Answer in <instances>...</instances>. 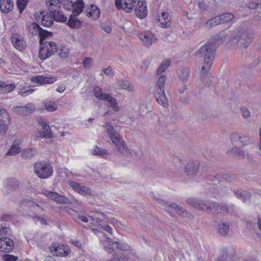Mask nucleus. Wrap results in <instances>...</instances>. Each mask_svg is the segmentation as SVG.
Returning <instances> with one entry per match:
<instances>
[{
  "label": "nucleus",
  "mask_w": 261,
  "mask_h": 261,
  "mask_svg": "<svg viewBox=\"0 0 261 261\" xmlns=\"http://www.w3.org/2000/svg\"><path fill=\"white\" fill-rule=\"evenodd\" d=\"M221 24L219 16L212 18L205 22V25L207 28H212Z\"/></svg>",
  "instance_id": "40"
},
{
  "label": "nucleus",
  "mask_w": 261,
  "mask_h": 261,
  "mask_svg": "<svg viewBox=\"0 0 261 261\" xmlns=\"http://www.w3.org/2000/svg\"><path fill=\"white\" fill-rule=\"evenodd\" d=\"M189 72L190 71L189 69L182 68L178 71V77L182 82H186L189 78Z\"/></svg>",
  "instance_id": "42"
},
{
  "label": "nucleus",
  "mask_w": 261,
  "mask_h": 261,
  "mask_svg": "<svg viewBox=\"0 0 261 261\" xmlns=\"http://www.w3.org/2000/svg\"><path fill=\"white\" fill-rule=\"evenodd\" d=\"M85 13L87 16L95 19L99 17L100 15V10L96 6L91 5L90 8H87Z\"/></svg>",
  "instance_id": "23"
},
{
  "label": "nucleus",
  "mask_w": 261,
  "mask_h": 261,
  "mask_svg": "<svg viewBox=\"0 0 261 261\" xmlns=\"http://www.w3.org/2000/svg\"><path fill=\"white\" fill-rule=\"evenodd\" d=\"M2 91L3 92L8 93L12 91L15 88L14 84H6L5 83L3 82L2 85Z\"/></svg>",
  "instance_id": "46"
},
{
  "label": "nucleus",
  "mask_w": 261,
  "mask_h": 261,
  "mask_svg": "<svg viewBox=\"0 0 261 261\" xmlns=\"http://www.w3.org/2000/svg\"><path fill=\"white\" fill-rule=\"evenodd\" d=\"M8 128V125L5 123L4 121L0 118V133L3 135L5 134Z\"/></svg>",
  "instance_id": "51"
},
{
  "label": "nucleus",
  "mask_w": 261,
  "mask_h": 261,
  "mask_svg": "<svg viewBox=\"0 0 261 261\" xmlns=\"http://www.w3.org/2000/svg\"><path fill=\"white\" fill-rule=\"evenodd\" d=\"M137 0H123L122 10L129 13L133 10Z\"/></svg>",
  "instance_id": "34"
},
{
  "label": "nucleus",
  "mask_w": 261,
  "mask_h": 261,
  "mask_svg": "<svg viewBox=\"0 0 261 261\" xmlns=\"http://www.w3.org/2000/svg\"><path fill=\"white\" fill-rule=\"evenodd\" d=\"M32 81L34 83L43 85L53 83L56 81V79L54 77H47L38 75L33 77L32 78Z\"/></svg>",
  "instance_id": "22"
},
{
  "label": "nucleus",
  "mask_w": 261,
  "mask_h": 261,
  "mask_svg": "<svg viewBox=\"0 0 261 261\" xmlns=\"http://www.w3.org/2000/svg\"><path fill=\"white\" fill-rule=\"evenodd\" d=\"M50 248H53L51 251L53 252L54 254L56 256H67L70 252V249L66 246H53V247H50Z\"/></svg>",
  "instance_id": "19"
},
{
  "label": "nucleus",
  "mask_w": 261,
  "mask_h": 261,
  "mask_svg": "<svg viewBox=\"0 0 261 261\" xmlns=\"http://www.w3.org/2000/svg\"><path fill=\"white\" fill-rule=\"evenodd\" d=\"M101 28L108 33H110L112 31V28L109 25L102 24Z\"/></svg>",
  "instance_id": "62"
},
{
  "label": "nucleus",
  "mask_w": 261,
  "mask_h": 261,
  "mask_svg": "<svg viewBox=\"0 0 261 261\" xmlns=\"http://www.w3.org/2000/svg\"><path fill=\"white\" fill-rule=\"evenodd\" d=\"M3 240H5V244H6V253L11 251L14 247V243L12 239L8 237H4Z\"/></svg>",
  "instance_id": "44"
},
{
  "label": "nucleus",
  "mask_w": 261,
  "mask_h": 261,
  "mask_svg": "<svg viewBox=\"0 0 261 261\" xmlns=\"http://www.w3.org/2000/svg\"><path fill=\"white\" fill-rule=\"evenodd\" d=\"M180 216L183 217L187 218L188 219L190 220H193L194 219V217L190 213L187 211L184 208V212L182 213H181Z\"/></svg>",
  "instance_id": "53"
},
{
  "label": "nucleus",
  "mask_w": 261,
  "mask_h": 261,
  "mask_svg": "<svg viewBox=\"0 0 261 261\" xmlns=\"http://www.w3.org/2000/svg\"><path fill=\"white\" fill-rule=\"evenodd\" d=\"M35 17L38 19H41V24L44 27H49L53 25L54 23V18L50 14L49 16L44 11H41L39 15L36 16Z\"/></svg>",
  "instance_id": "18"
},
{
  "label": "nucleus",
  "mask_w": 261,
  "mask_h": 261,
  "mask_svg": "<svg viewBox=\"0 0 261 261\" xmlns=\"http://www.w3.org/2000/svg\"><path fill=\"white\" fill-rule=\"evenodd\" d=\"M104 73L107 76H113V73L112 72V67L111 66H108L104 70Z\"/></svg>",
  "instance_id": "58"
},
{
  "label": "nucleus",
  "mask_w": 261,
  "mask_h": 261,
  "mask_svg": "<svg viewBox=\"0 0 261 261\" xmlns=\"http://www.w3.org/2000/svg\"><path fill=\"white\" fill-rule=\"evenodd\" d=\"M92 153L94 155H98L100 156H103L108 154V152L106 149L101 148L97 146H95V147L94 148Z\"/></svg>",
  "instance_id": "47"
},
{
  "label": "nucleus",
  "mask_w": 261,
  "mask_h": 261,
  "mask_svg": "<svg viewBox=\"0 0 261 261\" xmlns=\"http://www.w3.org/2000/svg\"><path fill=\"white\" fill-rule=\"evenodd\" d=\"M28 1L29 0H17V6L20 13H21L25 8Z\"/></svg>",
  "instance_id": "48"
},
{
  "label": "nucleus",
  "mask_w": 261,
  "mask_h": 261,
  "mask_svg": "<svg viewBox=\"0 0 261 261\" xmlns=\"http://www.w3.org/2000/svg\"><path fill=\"white\" fill-rule=\"evenodd\" d=\"M136 15L140 18H144L147 14V9L145 0H139L135 9Z\"/></svg>",
  "instance_id": "17"
},
{
  "label": "nucleus",
  "mask_w": 261,
  "mask_h": 261,
  "mask_svg": "<svg viewBox=\"0 0 261 261\" xmlns=\"http://www.w3.org/2000/svg\"><path fill=\"white\" fill-rule=\"evenodd\" d=\"M253 38V31L246 26H239L229 32V42L234 47L245 49L251 43Z\"/></svg>",
  "instance_id": "1"
},
{
  "label": "nucleus",
  "mask_w": 261,
  "mask_h": 261,
  "mask_svg": "<svg viewBox=\"0 0 261 261\" xmlns=\"http://www.w3.org/2000/svg\"><path fill=\"white\" fill-rule=\"evenodd\" d=\"M229 226L227 223H222L218 225L219 233L222 236H226L229 232Z\"/></svg>",
  "instance_id": "38"
},
{
  "label": "nucleus",
  "mask_w": 261,
  "mask_h": 261,
  "mask_svg": "<svg viewBox=\"0 0 261 261\" xmlns=\"http://www.w3.org/2000/svg\"><path fill=\"white\" fill-rule=\"evenodd\" d=\"M46 4L50 14L60 9L61 4L59 0H46Z\"/></svg>",
  "instance_id": "25"
},
{
  "label": "nucleus",
  "mask_w": 261,
  "mask_h": 261,
  "mask_svg": "<svg viewBox=\"0 0 261 261\" xmlns=\"http://www.w3.org/2000/svg\"><path fill=\"white\" fill-rule=\"evenodd\" d=\"M54 20L56 21L65 22L67 21V18L65 16L63 13L60 10V9H58L56 12L55 13H52L50 14Z\"/></svg>",
  "instance_id": "35"
},
{
  "label": "nucleus",
  "mask_w": 261,
  "mask_h": 261,
  "mask_svg": "<svg viewBox=\"0 0 261 261\" xmlns=\"http://www.w3.org/2000/svg\"><path fill=\"white\" fill-rule=\"evenodd\" d=\"M159 25L164 28H167L170 26V17L168 13L162 12L161 15L159 16L158 18Z\"/></svg>",
  "instance_id": "20"
},
{
  "label": "nucleus",
  "mask_w": 261,
  "mask_h": 261,
  "mask_svg": "<svg viewBox=\"0 0 261 261\" xmlns=\"http://www.w3.org/2000/svg\"><path fill=\"white\" fill-rule=\"evenodd\" d=\"M34 172L37 176L41 179H46L51 176L53 172L51 165L45 161H39L34 165Z\"/></svg>",
  "instance_id": "5"
},
{
  "label": "nucleus",
  "mask_w": 261,
  "mask_h": 261,
  "mask_svg": "<svg viewBox=\"0 0 261 261\" xmlns=\"http://www.w3.org/2000/svg\"><path fill=\"white\" fill-rule=\"evenodd\" d=\"M78 15H70L67 24L71 28H79L81 27V21L77 18Z\"/></svg>",
  "instance_id": "30"
},
{
  "label": "nucleus",
  "mask_w": 261,
  "mask_h": 261,
  "mask_svg": "<svg viewBox=\"0 0 261 261\" xmlns=\"http://www.w3.org/2000/svg\"><path fill=\"white\" fill-rule=\"evenodd\" d=\"M12 217V215H8V214H5V215H3L2 216L0 217V220L1 221H8Z\"/></svg>",
  "instance_id": "63"
},
{
  "label": "nucleus",
  "mask_w": 261,
  "mask_h": 261,
  "mask_svg": "<svg viewBox=\"0 0 261 261\" xmlns=\"http://www.w3.org/2000/svg\"><path fill=\"white\" fill-rule=\"evenodd\" d=\"M39 123L42 126L43 130H38L36 132V137H41L48 139H52L54 138L53 134L51 133V129L49 124L43 120H39Z\"/></svg>",
  "instance_id": "12"
},
{
  "label": "nucleus",
  "mask_w": 261,
  "mask_h": 261,
  "mask_svg": "<svg viewBox=\"0 0 261 261\" xmlns=\"http://www.w3.org/2000/svg\"><path fill=\"white\" fill-rule=\"evenodd\" d=\"M227 153L230 156L237 157L239 159H242L245 158V152L244 150L237 147V146H234L228 150Z\"/></svg>",
  "instance_id": "24"
},
{
  "label": "nucleus",
  "mask_w": 261,
  "mask_h": 261,
  "mask_svg": "<svg viewBox=\"0 0 261 261\" xmlns=\"http://www.w3.org/2000/svg\"><path fill=\"white\" fill-rule=\"evenodd\" d=\"M68 184L74 191L81 195L84 196L92 195L91 190L88 187L74 181H69Z\"/></svg>",
  "instance_id": "11"
},
{
  "label": "nucleus",
  "mask_w": 261,
  "mask_h": 261,
  "mask_svg": "<svg viewBox=\"0 0 261 261\" xmlns=\"http://www.w3.org/2000/svg\"><path fill=\"white\" fill-rule=\"evenodd\" d=\"M41 36L40 39L41 47L39 51V57L41 60H45L50 57L57 51V44L52 41H44L46 38Z\"/></svg>",
  "instance_id": "4"
},
{
  "label": "nucleus",
  "mask_w": 261,
  "mask_h": 261,
  "mask_svg": "<svg viewBox=\"0 0 261 261\" xmlns=\"http://www.w3.org/2000/svg\"><path fill=\"white\" fill-rule=\"evenodd\" d=\"M229 212V208L227 205L224 203H218L217 214H221L226 215Z\"/></svg>",
  "instance_id": "39"
},
{
  "label": "nucleus",
  "mask_w": 261,
  "mask_h": 261,
  "mask_svg": "<svg viewBox=\"0 0 261 261\" xmlns=\"http://www.w3.org/2000/svg\"><path fill=\"white\" fill-rule=\"evenodd\" d=\"M138 36L146 47L150 46L156 41L154 34L149 31L140 33Z\"/></svg>",
  "instance_id": "14"
},
{
  "label": "nucleus",
  "mask_w": 261,
  "mask_h": 261,
  "mask_svg": "<svg viewBox=\"0 0 261 261\" xmlns=\"http://www.w3.org/2000/svg\"><path fill=\"white\" fill-rule=\"evenodd\" d=\"M21 150V148L19 147V145L18 144L16 143V141H15L10 148H9V150L8 151L6 155H15L20 152Z\"/></svg>",
  "instance_id": "37"
},
{
  "label": "nucleus",
  "mask_w": 261,
  "mask_h": 261,
  "mask_svg": "<svg viewBox=\"0 0 261 261\" xmlns=\"http://www.w3.org/2000/svg\"><path fill=\"white\" fill-rule=\"evenodd\" d=\"M11 40L14 47L19 51H23L27 47L26 43L20 35L13 34Z\"/></svg>",
  "instance_id": "15"
},
{
  "label": "nucleus",
  "mask_w": 261,
  "mask_h": 261,
  "mask_svg": "<svg viewBox=\"0 0 261 261\" xmlns=\"http://www.w3.org/2000/svg\"><path fill=\"white\" fill-rule=\"evenodd\" d=\"M107 243H108V245L109 246L112 247L113 248H114V247H112V246L114 243H115L117 244L116 248L118 249H119L121 250H123V251L130 250V247L127 244L117 243V242H115L114 243L111 241L110 238L108 239Z\"/></svg>",
  "instance_id": "33"
},
{
  "label": "nucleus",
  "mask_w": 261,
  "mask_h": 261,
  "mask_svg": "<svg viewBox=\"0 0 261 261\" xmlns=\"http://www.w3.org/2000/svg\"><path fill=\"white\" fill-rule=\"evenodd\" d=\"M93 90L94 95L97 99L102 101H107L110 107L115 112H118L120 110V107L115 98L108 93H103L102 89L99 87L95 86Z\"/></svg>",
  "instance_id": "7"
},
{
  "label": "nucleus",
  "mask_w": 261,
  "mask_h": 261,
  "mask_svg": "<svg viewBox=\"0 0 261 261\" xmlns=\"http://www.w3.org/2000/svg\"><path fill=\"white\" fill-rule=\"evenodd\" d=\"M3 258L5 261H16L17 257L10 254H5L3 255Z\"/></svg>",
  "instance_id": "52"
},
{
  "label": "nucleus",
  "mask_w": 261,
  "mask_h": 261,
  "mask_svg": "<svg viewBox=\"0 0 261 261\" xmlns=\"http://www.w3.org/2000/svg\"><path fill=\"white\" fill-rule=\"evenodd\" d=\"M38 151L35 148H27L22 151L21 156L23 159H31L37 154Z\"/></svg>",
  "instance_id": "28"
},
{
  "label": "nucleus",
  "mask_w": 261,
  "mask_h": 261,
  "mask_svg": "<svg viewBox=\"0 0 261 261\" xmlns=\"http://www.w3.org/2000/svg\"><path fill=\"white\" fill-rule=\"evenodd\" d=\"M4 237L0 238V251L6 252L5 240Z\"/></svg>",
  "instance_id": "56"
},
{
  "label": "nucleus",
  "mask_w": 261,
  "mask_h": 261,
  "mask_svg": "<svg viewBox=\"0 0 261 261\" xmlns=\"http://www.w3.org/2000/svg\"><path fill=\"white\" fill-rule=\"evenodd\" d=\"M166 81V76L163 75L158 80L155 85V91L159 92L165 91L164 86Z\"/></svg>",
  "instance_id": "36"
},
{
  "label": "nucleus",
  "mask_w": 261,
  "mask_h": 261,
  "mask_svg": "<svg viewBox=\"0 0 261 261\" xmlns=\"http://www.w3.org/2000/svg\"><path fill=\"white\" fill-rule=\"evenodd\" d=\"M216 47L213 42L208 40L195 53L196 56L204 58V63L201 71L202 74H207L211 68Z\"/></svg>",
  "instance_id": "2"
},
{
  "label": "nucleus",
  "mask_w": 261,
  "mask_h": 261,
  "mask_svg": "<svg viewBox=\"0 0 261 261\" xmlns=\"http://www.w3.org/2000/svg\"><path fill=\"white\" fill-rule=\"evenodd\" d=\"M118 86L122 89L133 91L134 87L133 85L127 80H120L117 81Z\"/></svg>",
  "instance_id": "31"
},
{
  "label": "nucleus",
  "mask_w": 261,
  "mask_h": 261,
  "mask_svg": "<svg viewBox=\"0 0 261 261\" xmlns=\"http://www.w3.org/2000/svg\"><path fill=\"white\" fill-rule=\"evenodd\" d=\"M84 3L82 0H77L72 4L73 14L79 15L83 12Z\"/></svg>",
  "instance_id": "32"
},
{
  "label": "nucleus",
  "mask_w": 261,
  "mask_h": 261,
  "mask_svg": "<svg viewBox=\"0 0 261 261\" xmlns=\"http://www.w3.org/2000/svg\"><path fill=\"white\" fill-rule=\"evenodd\" d=\"M68 49L66 48H62L60 50L59 56L61 58H66L68 56L69 52L67 51Z\"/></svg>",
  "instance_id": "54"
},
{
  "label": "nucleus",
  "mask_w": 261,
  "mask_h": 261,
  "mask_svg": "<svg viewBox=\"0 0 261 261\" xmlns=\"http://www.w3.org/2000/svg\"><path fill=\"white\" fill-rule=\"evenodd\" d=\"M13 2L12 0H0V9L3 13H8L13 8Z\"/></svg>",
  "instance_id": "26"
},
{
  "label": "nucleus",
  "mask_w": 261,
  "mask_h": 261,
  "mask_svg": "<svg viewBox=\"0 0 261 261\" xmlns=\"http://www.w3.org/2000/svg\"><path fill=\"white\" fill-rule=\"evenodd\" d=\"M227 37L229 38V32L227 33L225 31H222L209 40L213 42V44L216 46L217 44H220L224 41Z\"/></svg>",
  "instance_id": "21"
},
{
  "label": "nucleus",
  "mask_w": 261,
  "mask_h": 261,
  "mask_svg": "<svg viewBox=\"0 0 261 261\" xmlns=\"http://www.w3.org/2000/svg\"><path fill=\"white\" fill-rule=\"evenodd\" d=\"M156 200L162 208L171 217H174L176 215L180 216L184 212V208L176 203L164 201L159 198H156Z\"/></svg>",
  "instance_id": "8"
},
{
  "label": "nucleus",
  "mask_w": 261,
  "mask_h": 261,
  "mask_svg": "<svg viewBox=\"0 0 261 261\" xmlns=\"http://www.w3.org/2000/svg\"><path fill=\"white\" fill-rule=\"evenodd\" d=\"M10 229L6 224L0 225V236L6 235L9 233Z\"/></svg>",
  "instance_id": "49"
},
{
  "label": "nucleus",
  "mask_w": 261,
  "mask_h": 261,
  "mask_svg": "<svg viewBox=\"0 0 261 261\" xmlns=\"http://www.w3.org/2000/svg\"><path fill=\"white\" fill-rule=\"evenodd\" d=\"M42 193L47 198L57 203H68L70 201L66 197L61 195L57 192H51L46 190L43 191Z\"/></svg>",
  "instance_id": "10"
},
{
  "label": "nucleus",
  "mask_w": 261,
  "mask_h": 261,
  "mask_svg": "<svg viewBox=\"0 0 261 261\" xmlns=\"http://www.w3.org/2000/svg\"><path fill=\"white\" fill-rule=\"evenodd\" d=\"M187 202L194 207L200 210H204V206H205L206 210L212 211L213 214H217L218 203L206 201L194 198L187 199Z\"/></svg>",
  "instance_id": "6"
},
{
  "label": "nucleus",
  "mask_w": 261,
  "mask_h": 261,
  "mask_svg": "<svg viewBox=\"0 0 261 261\" xmlns=\"http://www.w3.org/2000/svg\"><path fill=\"white\" fill-rule=\"evenodd\" d=\"M33 219L35 221H39L41 224H47V222H46V220L40 217L39 216H34L33 217Z\"/></svg>",
  "instance_id": "60"
},
{
  "label": "nucleus",
  "mask_w": 261,
  "mask_h": 261,
  "mask_svg": "<svg viewBox=\"0 0 261 261\" xmlns=\"http://www.w3.org/2000/svg\"><path fill=\"white\" fill-rule=\"evenodd\" d=\"M35 110V106L32 103H27L24 106H16L13 108L12 111L17 114L22 116L29 115Z\"/></svg>",
  "instance_id": "13"
},
{
  "label": "nucleus",
  "mask_w": 261,
  "mask_h": 261,
  "mask_svg": "<svg viewBox=\"0 0 261 261\" xmlns=\"http://www.w3.org/2000/svg\"><path fill=\"white\" fill-rule=\"evenodd\" d=\"M258 6V3L257 2H249L247 4V7H248L249 9H255L257 8Z\"/></svg>",
  "instance_id": "57"
},
{
  "label": "nucleus",
  "mask_w": 261,
  "mask_h": 261,
  "mask_svg": "<svg viewBox=\"0 0 261 261\" xmlns=\"http://www.w3.org/2000/svg\"><path fill=\"white\" fill-rule=\"evenodd\" d=\"M241 111L243 114V116L245 118H248V117H250V113L247 109H246V108H243L242 109Z\"/></svg>",
  "instance_id": "59"
},
{
  "label": "nucleus",
  "mask_w": 261,
  "mask_h": 261,
  "mask_svg": "<svg viewBox=\"0 0 261 261\" xmlns=\"http://www.w3.org/2000/svg\"><path fill=\"white\" fill-rule=\"evenodd\" d=\"M171 63L169 59H165L162 61L160 66L158 68L157 72L159 74L164 72L169 67Z\"/></svg>",
  "instance_id": "43"
},
{
  "label": "nucleus",
  "mask_w": 261,
  "mask_h": 261,
  "mask_svg": "<svg viewBox=\"0 0 261 261\" xmlns=\"http://www.w3.org/2000/svg\"><path fill=\"white\" fill-rule=\"evenodd\" d=\"M230 140L234 146L244 147L249 143L250 138L247 135L233 132L230 135Z\"/></svg>",
  "instance_id": "9"
},
{
  "label": "nucleus",
  "mask_w": 261,
  "mask_h": 261,
  "mask_svg": "<svg viewBox=\"0 0 261 261\" xmlns=\"http://www.w3.org/2000/svg\"><path fill=\"white\" fill-rule=\"evenodd\" d=\"M57 108V105L55 102H49L45 103V109L50 112H54Z\"/></svg>",
  "instance_id": "50"
},
{
  "label": "nucleus",
  "mask_w": 261,
  "mask_h": 261,
  "mask_svg": "<svg viewBox=\"0 0 261 261\" xmlns=\"http://www.w3.org/2000/svg\"><path fill=\"white\" fill-rule=\"evenodd\" d=\"M115 5L118 9H122L123 3L122 0H115Z\"/></svg>",
  "instance_id": "64"
},
{
  "label": "nucleus",
  "mask_w": 261,
  "mask_h": 261,
  "mask_svg": "<svg viewBox=\"0 0 261 261\" xmlns=\"http://www.w3.org/2000/svg\"><path fill=\"white\" fill-rule=\"evenodd\" d=\"M198 167V163L195 164L194 162H190L186 165L185 171L189 176H193L196 174Z\"/></svg>",
  "instance_id": "27"
},
{
  "label": "nucleus",
  "mask_w": 261,
  "mask_h": 261,
  "mask_svg": "<svg viewBox=\"0 0 261 261\" xmlns=\"http://www.w3.org/2000/svg\"><path fill=\"white\" fill-rule=\"evenodd\" d=\"M221 23H228L232 20L234 16L232 13H226L219 16Z\"/></svg>",
  "instance_id": "41"
},
{
  "label": "nucleus",
  "mask_w": 261,
  "mask_h": 261,
  "mask_svg": "<svg viewBox=\"0 0 261 261\" xmlns=\"http://www.w3.org/2000/svg\"><path fill=\"white\" fill-rule=\"evenodd\" d=\"M214 178V179H213V180L214 181H217L219 182L222 180V178L229 182L231 181L232 179L231 176L227 174H223L222 175L218 174L216 176H215Z\"/></svg>",
  "instance_id": "45"
},
{
  "label": "nucleus",
  "mask_w": 261,
  "mask_h": 261,
  "mask_svg": "<svg viewBox=\"0 0 261 261\" xmlns=\"http://www.w3.org/2000/svg\"><path fill=\"white\" fill-rule=\"evenodd\" d=\"M0 115L3 116L4 118H5L8 121H10V117L9 114L5 111L2 112V109L0 108Z\"/></svg>",
  "instance_id": "61"
},
{
  "label": "nucleus",
  "mask_w": 261,
  "mask_h": 261,
  "mask_svg": "<svg viewBox=\"0 0 261 261\" xmlns=\"http://www.w3.org/2000/svg\"><path fill=\"white\" fill-rule=\"evenodd\" d=\"M92 62V58H85L84 60V61L83 62V65L86 68L89 67L91 65V64Z\"/></svg>",
  "instance_id": "55"
},
{
  "label": "nucleus",
  "mask_w": 261,
  "mask_h": 261,
  "mask_svg": "<svg viewBox=\"0 0 261 261\" xmlns=\"http://www.w3.org/2000/svg\"><path fill=\"white\" fill-rule=\"evenodd\" d=\"M155 96L157 102L161 105L166 107L168 105V101L165 95V91H155Z\"/></svg>",
  "instance_id": "29"
},
{
  "label": "nucleus",
  "mask_w": 261,
  "mask_h": 261,
  "mask_svg": "<svg viewBox=\"0 0 261 261\" xmlns=\"http://www.w3.org/2000/svg\"><path fill=\"white\" fill-rule=\"evenodd\" d=\"M103 126L106 128L110 139L115 145L118 151L123 154L128 153L129 150L124 141L122 140L120 135L114 129L111 123L109 122H107Z\"/></svg>",
  "instance_id": "3"
},
{
  "label": "nucleus",
  "mask_w": 261,
  "mask_h": 261,
  "mask_svg": "<svg viewBox=\"0 0 261 261\" xmlns=\"http://www.w3.org/2000/svg\"><path fill=\"white\" fill-rule=\"evenodd\" d=\"M28 30L30 33L33 35H36L39 33L40 38L42 35L43 38H46L48 36L51 35V33L44 31L37 23L35 22L32 23L29 25Z\"/></svg>",
  "instance_id": "16"
}]
</instances>
